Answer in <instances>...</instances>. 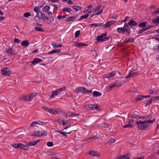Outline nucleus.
<instances>
[{"label":"nucleus","mask_w":159,"mask_h":159,"mask_svg":"<svg viewBox=\"0 0 159 159\" xmlns=\"http://www.w3.org/2000/svg\"><path fill=\"white\" fill-rule=\"evenodd\" d=\"M129 117H131L132 118H134L136 119H139V115L137 114H134L132 116H130Z\"/></svg>","instance_id":"obj_40"},{"label":"nucleus","mask_w":159,"mask_h":159,"mask_svg":"<svg viewBox=\"0 0 159 159\" xmlns=\"http://www.w3.org/2000/svg\"><path fill=\"white\" fill-rule=\"evenodd\" d=\"M11 146L13 148H19L25 150H28L29 148L28 146L20 143H14Z\"/></svg>","instance_id":"obj_4"},{"label":"nucleus","mask_w":159,"mask_h":159,"mask_svg":"<svg viewBox=\"0 0 159 159\" xmlns=\"http://www.w3.org/2000/svg\"><path fill=\"white\" fill-rule=\"evenodd\" d=\"M128 25L130 26H135L137 25V23L133 19H131L128 22Z\"/></svg>","instance_id":"obj_15"},{"label":"nucleus","mask_w":159,"mask_h":159,"mask_svg":"<svg viewBox=\"0 0 159 159\" xmlns=\"http://www.w3.org/2000/svg\"><path fill=\"white\" fill-rule=\"evenodd\" d=\"M89 16V14H87L86 15L82 16L80 17V19H79V20L85 19V18H87Z\"/></svg>","instance_id":"obj_48"},{"label":"nucleus","mask_w":159,"mask_h":159,"mask_svg":"<svg viewBox=\"0 0 159 159\" xmlns=\"http://www.w3.org/2000/svg\"><path fill=\"white\" fill-rule=\"evenodd\" d=\"M154 38L157 41H159V36L158 35H156L154 36Z\"/></svg>","instance_id":"obj_62"},{"label":"nucleus","mask_w":159,"mask_h":159,"mask_svg":"<svg viewBox=\"0 0 159 159\" xmlns=\"http://www.w3.org/2000/svg\"><path fill=\"white\" fill-rule=\"evenodd\" d=\"M1 73L3 76L9 75L11 73L10 70H1Z\"/></svg>","instance_id":"obj_14"},{"label":"nucleus","mask_w":159,"mask_h":159,"mask_svg":"<svg viewBox=\"0 0 159 159\" xmlns=\"http://www.w3.org/2000/svg\"><path fill=\"white\" fill-rule=\"evenodd\" d=\"M32 135L34 137H38L42 136H44V134L42 133L40 131H36L32 134Z\"/></svg>","instance_id":"obj_13"},{"label":"nucleus","mask_w":159,"mask_h":159,"mask_svg":"<svg viewBox=\"0 0 159 159\" xmlns=\"http://www.w3.org/2000/svg\"><path fill=\"white\" fill-rule=\"evenodd\" d=\"M84 108H86V109L88 110H90V104H88L84 106Z\"/></svg>","instance_id":"obj_57"},{"label":"nucleus","mask_w":159,"mask_h":159,"mask_svg":"<svg viewBox=\"0 0 159 159\" xmlns=\"http://www.w3.org/2000/svg\"><path fill=\"white\" fill-rule=\"evenodd\" d=\"M73 3V1H71L70 0H68V1L67 2V4L69 5H71Z\"/></svg>","instance_id":"obj_63"},{"label":"nucleus","mask_w":159,"mask_h":159,"mask_svg":"<svg viewBox=\"0 0 159 159\" xmlns=\"http://www.w3.org/2000/svg\"><path fill=\"white\" fill-rule=\"evenodd\" d=\"M37 94L36 93H31L30 95L24 96L23 97L21 98L20 99V100L24 99L25 101H30L36 96Z\"/></svg>","instance_id":"obj_3"},{"label":"nucleus","mask_w":159,"mask_h":159,"mask_svg":"<svg viewBox=\"0 0 159 159\" xmlns=\"http://www.w3.org/2000/svg\"><path fill=\"white\" fill-rule=\"evenodd\" d=\"M53 110L54 114L56 113L57 114H60L62 112V111L58 108H55L53 109Z\"/></svg>","instance_id":"obj_26"},{"label":"nucleus","mask_w":159,"mask_h":159,"mask_svg":"<svg viewBox=\"0 0 159 159\" xmlns=\"http://www.w3.org/2000/svg\"><path fill=\"white\" fill-rule=\"evenodd\" d=\"M29 44V43L27 40H24L21 43V45L25 47H27Z\"/></svg>","instance_id":"obj_19"},{"label":"nucleus","mask_w":159,"mask_h":159,"mask_svg":"<svg viewBox=\"0 0 159 159\" xmlns=\"http://www.w3.org/2000/svg\"><path fill=\"white\" fill-rule=\"evenodd\" d=\"M46 16L42 12H40L39 14L37 16V17L39 18V19H42L43 20Z\"/></svg>","instance_id":"obj_21"},{"label":"nucleus","mask_w":159,"mask_h":159,"mask_svg":"<svg viewBox=\"0 0 159 159\" xmlns=\"http://www.w3.org/2000/svg\"><path fill=\"white\" fill-rule=\"evenodd\" d=\"M133 126L130 124H128V125L123 126V128H131Z\"/></svg>","instance_id":"obj_49"},{"label":"nucleus","mask_w":159,"mask_h":159,"mask_svg":"<svg viewBox=\"0 0 159 159\" xmlns=\"http://www.w3.org/2000/svg\"><path fill=\"white\" fill-rule=\"evenodd\" d=\"M146 29L145 27L144 28H143L140 29V30H139L138 32V34H141L144 31H146Z\"/></svg>","instance_id":"obj_39"},{"label":"nucleus","mask_w":159,"mask_h":159,"mask_svg":"<svg viewBox=\"0 0 159 159\" xmlns=\"http://www.w3.org/2000/svg\"><path fill=\"white\" fill-rule=\"evenodd\" d=\"M66 17V15L60 16L58 15L57 17V19L58 20H60L61 19H64Z\"/></svg>","instance_id":"obj_44"},{"label":"nucleus","mask_w":159,"mask_h":159,"mask_svg":"<svg viewBox=\"0 0 159 159\" xmlns=\"http://www.w3.org/2000/svg\"><path fill=\"white\" fill-rule=\"evenodd\" d=\"M47 145L48 147H52L53 146V143L52 142H48L47 143Z\"/></svg>","instance_id":"obj_52"},{"label":"nucleus","mask_w":159,"mask_h":159,"mask_svg":"<svg viewBox=\"0 0 159 159\" xmlns=\"http://www.w3.org/2000/svg\"><path fill=\"white\" fill-rule=\"evenodd\" d=\"M116 141L115 140L113 139H109L107 142V143L111 144L112 143H114Z\"/></svg>","instance_id":"obj_42"},{"label":"nucleus","mask_w":159,"mask_h":159,"mask_svg":"<svg viewBox=\"0 0 159 159\" xmlns=\"http://www.w3.org/2000/svg\"><path fill=\"white\" fill-rule=\"evenodd\" d=\"M47 111L50 114H54L53 109H50L48 108Z\"/></svg>","instance_id":"obj_45"},{"label":"nucleus","mask_w":159,"mask_h":159,"mask_svg":"<svg viewBox=\"0 0 159 159\" xmlns=\"http://www.w3.org/2000/svg\"><path fill=\"white\" fill-rule=\"evenodd\" d=\"M154 93L156 94H159V90L155 89H153L152 91V92L149 93V94H152Z\"/></svg>","instance_id":"obj_28"},{"label":"nucleus","mask_w":159,"mask_h":159,"mask_svg":"<svg viewBox=\"0 0 159 159\" xmlns=\"http://www.w3.org/2000/svg\"><path fill=\"white\" fill-rule=\"evenodd\" d=\"M104 7H103V6L100 5L97 7L95 8V11H98L100 10L101 9H102L103 8L104 9Z\"/></svg>","instance_id":"obj_41"},{"label":"nucleus","mask_w":159,"mask_h":159,"mask_svg":"<svg viewBox=\"0 0 159 159\" xmlns=\"http://www.w3.org/2000/svg\"><path fill=\"white\" fill-rule=\"evenodd\" d=\"M152 116L151 115H147L144 116L143 117V119H148L149 118H151L152 117Z\"/></svg>","instance_id":"obj_47"},{"label":"nucleus","mask_w":159,"mask_h":159,"mask_svg":"<svg viewBox=\"0 0 159 159\" xmlns=\"http://www.w3.org/2000/svg\"><path fill=\"white\" fill-rule=\"evenodd\" d=\"M154 12L156 13V14H159V7L156 9Z\"/></svg>","instance_id":"obj_60"},{"label":"nucleus","mask_w":159,"mask_h":159,"mask_svg":"<svg viewBox=\"0 0 159 159\" xmlns=\"http://www.w3.org/2000/svg\"><path fill=\"white\" fill-rule=\"evenodd\" d=\"M89 154L93 157H98V154L96 151H92L89 152Z\"/></svg>","instance_id":"obj_18"},{"label":"nucleus","mask_w":159,"mask_h":159,"mask_svg":"<svg viewBox=\"0 0 159 159\" xmlns=\"http://www.w3.org/2000/svg\"><path fill=\"white\" fill-rule=\"evenodd\" d=\"M6 52L11 55H13L15 53V52L13 51L12 48H10L8 49L7 48Z\"/></svg>","instance_id":"obj_23"},{"label":"nucleus","mask_w":159,"mask_h":159,"mask_svg":"<svg viewBox=\"0 0 159 159\" xmlns=\"http://www.w3.org/2000/svg\"><path fill=\"white\" fill-rule=\"evenodd\" d=\"M43 123H44V122H41V121H40L39 122H38L37 121H34V122H33L31 123V124L30 125V126L31 127H33L34 126V125H36V124H42V125Z\"/></svg>","instance_id":"obj_24"},{"label":"nucleus","mask_w":159,"mask_h":159,"mask_svg":"<svg viewBox=\"0 0 159 159\" xmlns=\"http://www.w3.org/2000/svg\"><path fill=\"white\" fill-rule=\"evenodd\" d=\"M20 41H21V40L20 39H19L16 38H15L14 40V42L17 43H20Z\"/></svg>","instance_id":"obj_54"},{"label":"nucleus","mask_w":159,"mask_h":159,"mask_svg":"<svg viewBox=\"0 0 159 159\" xmlns=\"http://www.w3.org/2000/svg\"><path fill=\"white\" fill-rule=\"evenodd\" d=\"M103 23H92L90 24L89 25L92 27H100L102 25Z\"/></svg>","instance_id":"obj_16"},{"label":"nucleus","mask_w":159,"mask_h":159,"mask_svg":"<svg viewBox=\"0 0 159 159\" xmlns=\"http://www.w3.org/2000/svg\"><path fill=\"white\" fill-rule=\"evenodd\" d=\"M152 22L154 24H155L156 25L159 24V17H157L156 19H155L152 20Z\"/></svg>","instance_id":"obj_34"},{"label":"nucleus","mask_w":159,"mask_h":159,"mask_svg":"<svg viewBox=\"0 0 159 159\" xmlns=\"http://www.w3.org/2000/svg\"><path fill=\"white\" fill-rule=\"evenodd\" d=\"M147 24V22H141L139 25V26L141 28H144L146 27L145 26Z\"/></svg>","instance_id":"obj_30"},{"label":"nucleus","mask_w":159,"mask_h":159,"mask_svg":"<svg viewBox=\"0 0 159 159\" xmlns=\"http://www.w3.org/2000/svg\"><path fill=\"white\" fill-rule=\"evenodd\" d=\"M76 19L75 17L74 16H70L66 20V21L70 22L73 21L74 20Z\"/></svg>","instance_id":"obj_31"},{"label":"nucleus","mask_w":159,"mask_h":159,"mask_svg":"<svg viewBox=\"0 0 159 159\" xmlns=\"http://www.w3.org/2000/svg\"><path fill=\"white\" fill-rule=\"evenodd\" d=\"M90 110H99L98 107L96 105L91 104H90Z\"/></svg>","instance_id":"obj_17"},{"label":"nucleus","mask_w":159,"mask_h":159,"mask_svg":"<svg viewBox=\"0 0 159 159\" xmlns=\"http://www.w3.org/2000/svg\"><path fill=\"white\" fill-rule=\"evenodd\" d=\"M115 22L116 21H108L106 24L103 25H102V26L103 28H108Z\"/></svg>","instance_id":"obj_8"},{"label":"nucleus","mask_w":159,"mask_h":159,"mask_svg":"<svg viewBox=\"0 0 159 159\" xmlns=\"http://www.w3.org/2000/svg\"><path fill=\"white\" fill-rule=\"evenodd\" d=\"M75 91L77 93H86L85 92L86 89L83 87H79L76 89Z\"/></svg>","instance_id":"obj_10"},{"label":"nucleus","mask_w":159,"mask_h":159,"mask_svg":"<svg viewBox=\"0 0 159 159\" xmlns=\"http://www.w3.org/2000/svg\"><path fill=\"white\" fill-rule=\"evenodd\" d=\"M50 9V7L48 6H46L44 7L42 10L44 12H46L48 11Z\"/></svg>","instance_id":"obj_35"},{"label":"nucleus","mask_w":159,"mask_h":159,"mask_svg":"<svg viewBox=\"0 0 159 159\" xmlns=\"http://www.w3.org/2000/svg\"><path fill=\"white\" fill-rule=\"evenodd\" d=\"M136 70H132L131 71H130L129 74L125 76V78L126 79L130 77H131L137 74L138 73L137 72H136Z\"/></svg>","instance_id":"obj_6"},{"label":"nucleus","mask_w":159,"mask_h":159,"mask_svg":"<svg viewBox=\"0 0 159 159\" xmlns=\"http://www.w3.org/2000/svg\"><path fill=\"white\" fill-rule=\"evenodd\" d=\"M93 94L94 96L96 97L100 96L102 95V94L96 91L93 92Z\"/></svg>","instance_id":"obj_29"},{"label":"nucleus","mask_w":159,"mask_h":159,"mask_svg":"<svg viewBox=\"0 0 159 159\" xmlns=\"http://www.w3.org/2000/svg\"><path fill=\"white\" fill-rule=\"evenodd\" d=\"M42 60L40 58H35L31 62L33 65H35L38 63L42 62Z\"/></svg>","instance_id":"obj_11"},{"label":"nucleus","mask_w":159,"mask_h":159,"mask_svg":"<svg viewBox=\"0 0 159 159\" xmlns=\"http://www.w3.org/2000/svg\"><path fill=\"white\" fill-rule=\"evenodd\" d=\"M140 95H137L136 98H135V101L136 102L139 101L141 100L140 97Z\"/></svg>","instance_id":"obj_56"},{"label":"nucleus","mask_w":159,"mask_h":159,"mask_svg":"<svg viewBox=\"0 0 159 159\" xmlns=\"http://www.w3.org/2000/svg\"><path fill=\"white\" fill-rule=\"evenodd\" d=\"M98 126L102 127L107 128L109 127V125L105 123H102L99 124Z\"/></svg>","instance_id":"obj_22"},{"label":"nucleus","mask_w":159,"mask_h":159,"mask_svg":"<svg viewBox=\"0 0 159 159\" xmlns=\"http://www.w3.org/2000/svg\"><path fill=\"white\" fill-rule=\"evenodd\" d=\"M34 30L37 31H43V30L42 28H39L37 27H35L34 28Z\"/></svg>","instance_id":"obj_51"},{"label":"nucleus","mask_w":159,"mask_h":159,"mask_svg":"<svg viewBox=\"0 0 159 159\" xmlns=\"http://www.w3.org/2000/svg\"><path fill=\"white\" fill-rule=\"evenodd\" d=\"M124 29V32H125L126 33H127L128 35L130 34L131 31L130 28H125V29Z\"/></svg>","instance_id":"obj_36"},{"label":"nucleus","mask_w":159,"mask_h":159,"mask_svg":"<svg viewBox=\"0 0 159 159\" xmlns=\"http://www.w3.org/2000/svg\"><path fill=\"white\" fill-rule=\"evenodd\" d=\"M73 9L75 10L76 11H80L81 10V8L77 6H72Z\"/></svg>","instance_id":"obj_32"},{"label":"nucleus","mask_w":159,"mask_h":159,"mask_svg":"<svg viewBox=\"0 0 159 159\" xmlns=\"http://www.w3.org/2000/svg\"><path fill=\"white\" fill-rule=\"evenodd\" d=\"M61 51V50L60 49H55L53 50H52V51L49 52L48 54H53L55 53H59Z\"/></svg>","instance_id":"obj_20"},{"label":"nucleus","mask_w":159,"mask_h":159,"mask_svg":"<svg viewBox=\"0 0 159 159\" xmlns=\"http://www.w3.org/2000/svg\"><path fill=\"white\" fill-rule=\"evenodd\" d=\"M129 25H128V24L126 23H125L124 24V26L123 27V28L124 29H125V28H129Z\"/></svg>","instance_id":"obj_59"},{"label":"nucleus","mask_w":159,"mask_h":159,"mask_svg":"<svg viewBox=\"0 0 159 159\" xmlns=\"http://www.w3.org/2000/svg\"><path fill=\"white\" fill-rule=\"evenodd\" d=\"M52 45L54 48H60L62 46L61 44H57V43H54V42H52Z\"/></svg>","instance_id":"obj_27"},{"label":"nucleus","mask_w":159,"mask_h":159,"mask_svg":"<svg viewBox=\"0 0 159 159\" xmlns=\"http://www.w3.org/2000/svg\"><path fill=\"white\" fill-rule=\"evenodd\" d=\"M88 45L82 43H79L78 42V44H77V47L78 48H80L81 47H83L84 46H87Z\"/></svg>","instance_id":"obj_38"},{"label":"nucleus","mask_w":159,"mask_h":159,"mask_svg":"<svg viewBox=\"0 0 159 159\" xmlns=\"http://www.w3.org/2000/svg\"><path fill=\"white\" fill-rule=\"evenodd\" d=\"M114 87H115V85L112 84L111 85H110V86H109L107 88V91H111L112 90V88Z\"/></svg>","instance_id":"obj_43"},{"label":"nucleus","mask_w":159,"mask_h":159,"mask_svg":"<svg viewBox=\"0 0 159 159\" xmlns=\"http://www.w3.org/2000/svg\"><path fill=\"white\" fill-rule=\"evenodd\" d=\"M124 29L122 27L118 28L116 29V31L119 33L124 34Z\"/></svg>","instance_id":"obj_33"},{"label":"nucleus","mask_w":159,"mask_h":159,"mask_svg":"<svg viewBox=\"0 0 159 159\" xmlns=\"http://www.w3.org/2000/svg\"><path fill=\"white\" fill-rule=\"evenodd\" d=\"M147 120L142 121L141 120L137 121L136 124L137 125L139 129L141 130H146L148 129L150 126V124L147 123Z\"/></svg>","instance_id":"obj_1"},{"label":"nucleus","mask_w":159,"mask_h":159,"mask_svg":"<svg viewBox=\"0 0 159 159\" xmlns=\"http://www.w3.org/2000/svg\"><path fill=\"white\" fill-rule=\"evenodd\" d=\"M31 14L29 12L25 13L24 14V16L26 18L28 17L29 16H30Z\"/></svg>","instance_id":"obj_50"},{"label":"nucleus","mask_w":159,"mask_h":159,"mask_svg":"<svg viewBox=\"0 0 159 159\" xmlns=\"http://www.w3.org/2000/svg\"><path fill=\"white\" fill-rule=\"evenodd\" d=\"M116 72L115 71H112L109 74H105L103 76V78H110L116 75Z\"/></svg>","instance_id":"obj_9"},{"label":"nucleus","mask_w":159,"mask_h":159,"mask_svg":"<svg viewBox=\"0 0 159 159\" xmlns=\"http://www.w3.org/2000/svg\"><path fill=\"white\" fill-rule=\"evenodd\" d=\"M41 7H39V6H37L35 7L34 9V11L36 13V16L34 17V19L36 21H37L38 20H36V18L37 17V16L39 14L40 12L39 9Z\"/></svg>","instance_id":"obj_7"},{"label":"nucleus","mask_w":159,"mask_h":159,"mask_svg":"<svg viewBox=\"0 0 159 159\" xmlns=\"http://www.w3.org/2000/svg\"><path fill=\"white\" fill-rule=\"evenodd\" d=\"M39 140H40L39 139L37 140L33 141L28 143H26V142H25V144L28 146H34L36 145L37 143L39 141Z\"/></svg>","instance_id":"obj_12"},{"label":"nucleus","mask_w":159,"mask_h":159,"mask_svg":"<svg viewBox=\"0 0 159 159\" xmlns=\"http://www.w3.org/2000/svg\"><path fill=\"white\" fill-rule=\"evenodd\" d=\"M66 89V87L64 86L61 89H56L52 92L51 96H50V98H53L56 95L59 94L61 92H62L63 90H65Z\"/></svg>","instance_id":"obj_5"},{"label":"nucleus","mask_w":159,"mask_h":159,"mask_svg":"<svg viewBox=\"0 0 159 159\" xmlns=\"http://www.w3.org/2000/svg\"><path fill=\"white\" fill-rule=\"evenodd\" d=\"M152 98H151V99L149 100L148 102L145 105V106L146 107L147 105H148L150 104H151L152 103V101H153V100H152Z\"/></svg>","instance_id":"obj_53"},{"label":"nucleus","mask_w":159,"mask_h":159,"mask_svg":"<svg viewBox=\"0 0 159 159\" xmlns=\"http://www.w3.org/2000/svg\"><path fill=\"white\" fill-rule=\"evenodd\" d=\"M96 39L98 42H104L108 40L110 37L107 36V33H103L101 35L96 37Z\"/></svg>","instance_id":"obj_2"},{"label":"nucleus","mask_w":159,"mask_h":159,"mask_svg":"<svg viewBox=\"0 0 159 159\" xmlns=\"http://www.w3.org/2000/svg\"><path fill=\"white\" fill-rule=\"evenodd\" d=\"M134 41V39L133 38H130L129 39H125V43H132Z\"/></svg>","instance_id":"obj_25"},{"label":"nucleus","mask_w":159,"mask_h":159,"mask_svg":"<svg viewBox=\"0 0 159 159\" xmlns=\"http://www.w3.org/2000/svg\"><path fill=\"white\" fill-rule=\"evenodd\" d=\"M91 9H88L86 10H84V12L85 13H91Z\"/></svg>","instance_id":"obj_58"},{"label":"nucleus","mask_w":159,"mask_h":159,"mask_svg":"<svg viewBox=\"0 0 159 159\" xmlns=\"http://www.w3.org/2000/svg\"><path fill=\"white\" fill-rule=\"evenodd\" d=\"M78 42H76L73 41V44L74 46H76L77 47V44H78Z\"/></svg>","instance_id":"obj_64"},{"label":"nucleus","mask_w":159,"mask_h":159,"mask_svg":"<svg viewBox=\"0 0 159 159\" xmlns=\"http://www.w3.org/2000/svg\"><path fill=\"white\" fill-rule=\"evenodd\" d=\"M152 100L154 101L159 100V96H155L152 97Z\"/></svg>","instance_id":"obj_55"},{"label":"nucleus","mask_w":159,"mask_h":159,"mask_svg":"<svg viewBox=\"0 0 159 159\" xmlns=\"http://www.w3.org/2000/svg\"><path fill=\"white\" fill-rule=\"evenodd\" d=\"M50 18V20H49V22H52L54 21V18L53 16H51L49 17Z\"/></svg>","instance_id":"obj_61"},{"label":"nucleus","mask_w":159,"mask_h":159,"mask_svg":"<svg viewBox=\"0 0 159 159\" xmlns=\"http://www.w3.org/2000/svg\"><path fill=\"white\" fill-rule=\"evenodd\" d=\"M62 11L63 12L66 11L67 12L70 13V12H71V9L70 8H69L66 7V8H64L63 9V10H62Z\"/></svg>","instance_id":"obj_37"},{"label":"nucleus","mask_w":159,"mask_h":159,"mask_svg":"<svg viewBox=\"0 0 159 159\" xmlns=\"http://www.w3.org/2000/svg\"><path fill=\"white\" fill-rule=\"evenodd\" d=\"M80 30H77L76 31L75 34V38H77L79 35L80 33Z\"/></svg>","instance_id":"obj_46"}]
</instances>
